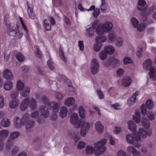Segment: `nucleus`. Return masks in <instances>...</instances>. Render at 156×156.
I'll return each instance as SVG.
<instances>
[{
	"label": "nucleus",
	"instance_id": "f257e3e1",
	"mask_svg": "<svg viewBox=\"0 0 156 156\" xmlns=\"http://www.w3.org/2000/svg\"><path fill=\"white\" fill-rule=\"evenodd\" d=\"M106 140L104 139L94 144L95 147L90 146H87L86 148V154H92L96 148L94 154L96 156H98L102 154L106 150L105 145L106 144Z\"/></svg>",
	"mask_w": 156,
	"mask_h": 156
},
{
	"label": "nucleus",
	"instance_id": "f03ea898",
	"mask_svg": "<svg viewBox=\"0 0 156 156\" xmlns=\"http://www.w3.org/2000/svg\"><path fill=\"white\" fill-rule=\"evenodd\" d=\"M113 27V24L110 21H106L101 25L98 26L96 30L97 34H104L105 32L108 33L110 31Z\"/></svg>",
	"mask_w": 156,
	"mask_h": 156
},
{
	"label": "nucleus",
	"instance_id": "7ed1b4c3",
	"mask_svg": "<svg viewBox=\"0 0 156 156\" xmlns=\"http://www.w3.org/2000/svg\"><path fill=\"white\" fill-rule=\"evenodd\" d=\"M152 61L151 59H148L143 64V67L146 71L150 70L149 75L150 77L153 78L156 75V71L152 66Z\"/></svg>",
	"mask_w": 156,
	"mask_h": 156
},
{
	"label": "nucleus",
	"instance_id": "20e7f679",
	"mask_svg": "<svg viewBox=\"0 0 156 156\" xmlns=\"http://www.w3.org/2000/svg\"><path fill=\"white\" fill-rule=\"evenodd\" d=\"M5 23L8 28V34L10 36H16L18 38H21L22 37L23 35V33L20 29H19L18 26H17L18 32H17L16 30H14L13 24H8L5 21Z\"/></svg>",
	"mask_w": 156,
	"mask_h": 156
},
{
	"label": "nucleus",
	"instance_id": "39448f33",
	"mask_svg": "<svg viewBox=\"0 0 156 156\" xmlns=\"http://www.w3.org/2000/svg\"><path fill=\"white\" fill-rule=\"evenodd\" d=\"M78 118V114L76 113H73L70 117V122L76 128L80 127L81 122V120H79Z\"/></svg>",
	"mask_w": 156,
	"mask_h": 156
},
{
	"label": "nucleus",
	"instance_id": "423d86ee",
	"mask_svg": "<svg viewBox=\"0 0 156 156\" xmlns=\"http://www.w3.org/2000/svg\"><path fill=\"white\" fill-rule=\"evenodd\" d=\"M90 70L93 74L98 73L99 69V63L97 60L95 58L93 59L91 61Z\"/></svg>",
	"mask_w": 156,
	"mask_h": 156
},
{
	"label": "nucleus",
	"instance_id": "0eeeda50",
	"mask_svg": "<svg viewBox=\"0 0 156 156\" xmlns=\"http://www.w3.org/2000/svg\"><path fill=\"white\" fill-rule=\"evenodd\" d=\"M39 111L41 115L44 118H47L49 116V112L48 108L45 105L41 106L39 108Z\"/></svg>",
	"mask_w": 156,
	"mask_h": 156
},
{
	"label": "nucleus",
	"instance_id": "6e6552de",
	"mask_svg": "<svg viewBox=\"0 0 156 156\" xmlns=\"http://www.w3.org/2000/svg\"><path fill=\"white\" fill-rule=\"evenodd\" d=\"M29 106V97H27L23 99L20 105V108L22 111H24Z\"/></svg>",
	"mask_w": 156,
	"mask_h": 156
},
{
	"label": "nucleus",
	"instance_id": "1a4fd4ad",
	"mask_svg": "<svg viewBox=\"0 0 156 156\" xmlns=\"http://www.w3.org/2000/svg\"><path fill=\"white\" fill-rule=\"evenodd\" d=\"M29 106V97H27L23 99L20 105V108L22 111H24Z\"/></svg>",
	"mask_w": 156,
	"mask_h": 156
},
{
	"label": "nucleus",
	"instance_id": "9d476101",
	"mask_svg": "<svg viewBox=\"0 0 156 156\" xmlns=\"http://www.w3.org/2000/svg\"><path fill=\"white\" fill-rule=\"evenodd\" d=\"M95 128L96 130L99 133H103L104 127L101 123L99 121H97L94 124Z\"/></svg>",
	"mask_w": 156,
	"mask_h": 156
},
{
	"label": "nucleus",
	"instance_id": "9b49d317",
	"mask_svg": "<svg viewBox=\"0 0 156 156\" xmlns=\"http://www.w3.org/2000/svg\"><path fill=\"white\" fill-rule=\"evenodd\" d=\"M37 103L36 100L33 98H29V106L32 110H34L37 108Z\"/></svg>",
	"mask_w": 156,
	"mask_h": 156
},
{
	"label": "nucleus",
	"instance_id": "f8f14e48",
	"mask_svg": "<svg viewBox=\"0 0 156 156\" xmlns=\"http://www.w3.org/2000/svg\"><path fill=\"white\" fill-rule=\"evenodd\" d=\"M146 2L144 0H138V5L136 8L140 11H142L147 9V7L144 6L146 5Z\"/></svg>",
	"mask_w": 156,
	"mask_h": 156
},
{
	"label": "nucleus",
	"instance_id": "ddd939ff",
	"mask_svg": "<svg viewBox=\"0 0 156 156\" xmlns=\"http://www.w3.org/2000/svg\"><path fill=\"white\" fill-rule=\"evenodd\" d=\"M139 93L136 91L134 93L127 101V104L129 106L133 105L136 101V97L139 94Z\"/></svg>",
	"mask_w": 156,
	"mask_h": 156
},
{
	"label": "nucleus",
	"instance_id": "4468645a",
	"mask_svg": "<svg viewBox=\"0 0 156 156\" xmlns=\"http://www.w3.org/2000/svg\"><path fill=\"white\" fill-rule=\"evenodd\" d=\"M98 35L95 39L96 42L102 43H104L107 40L106 36L104 34H97Z\"/></svg>",
	"mask_w": 156,
	"mask_h": 156
},
{
	"label": "nucleus",
	"instance_id": "2eb2a0df",
	"mask_svg": "<svg viewBox=\"0 0 156 156\" xmlns=\"http://www.w3.org/2000/svg\"><path fill=\"white\" fill-rule=\"evenodd\" d=\"M122 84L124 87L129 86L132 82L131 78L128 76H125L122 80Z\"/></svg>",
	"mask_w": 156,
	"mask_h": 156
},
{
	"label": "nucleus",
	"instance_id": "dca6fc26",
	"mask_svg": "<svg viewBox=\"0 0 156 156\" xmlns=\"http://www.w3.org/2000/svg\"><path fill=\"white\" fill-rule=\"evenodd\" d=\"M13 123L14 127L16 128H20L22 125H24L23 123H22L21 120L18 117H14L13 120Z\"/></svg>",
	"mask_w": 156,
	"mask_h": 156
},
{
	"label": "nucleus",
	"instance_id": "f3484780",
	"mask_svg": "<svg viewBox=\"0 0 156 156\" xmlns=\"http://www.w3.org/2000/svg\"><path fill=\"white\" fill-rule=\"evenodd\" d=\"M48 105L51 107V109L53 112L55 113L58 112L60 106L59 104L55 102H53L52 103H49Z\"/></svg>",
	"mask_w": 156,
	"mask_h": 156
},
{
	"label": "nucleus",
	"instance_id": "a211bd4d",
	"mask_svg": "<svg viewBox=\"0 0 156 156\" xmlns=\"http://www.w3.org/2000/svg\"><path fill=\"white\" fill-rule=\"evenodd\" d=\"M95 6L94 5H91L89 9H86V11H89L94 10L93 15L94 17H97L99 15L100 13V9L99 8H96L95 9Z\"/></svg>",
	"mask_w": 156,
	"mask_h": 156
},
{
	"label": "nucleus",
	"instance_id": "6ab92c4d",
	"mask_svg": "<svg viewBox=\"0 0 156 156\" xmlns=\"http://www.w3.org/2000/svg\"><path fill=\"white\" fill-rule=\"evenodd\" d=\"M30 92V87L28 86H26L20 91V94L22 96L25 97L29 96Z\"/></svg>",
	"mask_w": 156,
	"mask_h": 156
},
{
	"label": "nucleus",
	"instance_id": "aec40b11",
	"mask_svg": "<svg viewBox=\"0 0 156 156\" xmlns=\"http://www.w3.org/2000/svg\"><path fill=\"white\" fill-rule=\"evenodd\" d=\"M115 33L113 31H112L109 33L107 36V40L109 43H112L115 41L116 39Z\"/></svg>",
	"mask_w": 156,
	"mask_h": 156
},
{
	"label": "nucleus",
	"instance_id": "412c9836",
	"mask_svg": "<svg viewBox=\"0 0 156 156\" xmlns=\"http://www.w3.org/2000/svg\"><path fill=\"white\" fill-rule=\"evenodd\" d=\"M128 127L131 131L134 132L136 129V126L134 122L132 121H129L127 122Z\"/></svg>",
	"mask_w": 156,
	"mask_h": 156
},
{
	"label": "nucleus",
	"instance_id": "4be33fe9",
	"mask_svg": "<svg viewBox=\"0 0 156 156\" xmlns=\"http://www.w3.org/2000/svg\"><path fill=\"white\" fill-rule=\"evenodd\" d=\"M3 76L7 79H11L13 78V76L12 72L8 69H6L5 70L3 73Z\"/></svg>",
	"mask_w": 156,
	"mask_h": 156
},
{
	"label": "nucleus",
	"instance_id": "5701e85b",
	"mask_svg": "<svg viewBox=\"0 0 156 156\" xmlns=\"http://www.w3.org/2000/svg\"><path fill=\"white\" fill-rule=\"evenodd\" d=\"M141 123L143 127L146 129H148L150 126L149 121L146 118L143 117L141 120Z\"/></svg>",
	"mask_w": 156,
	"mask_h": 156
},
{
	"label": "nucleus",
	"instance_id": "b1692460",
	"mask_svg": "<svg viewBox=\"0 0 156 156\" xmlns=\"http://www.w3.org/2000/svg\"><path fill=\"white\" fill-rule=\"evenodd\" d=\"M13 84L12 82L10 81H6L4 84V89L6 90H10L12 89Z\"/></svg>",
	"mask_w": 156,
	"mask_h": 156
},
{
	"label": "nucleus",
	"instance_id": "393cba45",
	"mask_svg": "<svg viewBox=\"0 0 156 156\" xmlns=\"http://www.w3.org/2000/svg\"><path fill=\"white\" fill-rule=\"evenodd\" d=\"M104 50L108 55H112L114 52L115 49L113 46L111 45H106L104 48Z\"/></svg>",
	"mask_w": 156,
	"mask_h": 156
},
{
	"label": "nucleus",
	"instance_id": "a878e982",
	"mask_svg": "<svg viewBox=\"0 0 156 156\" xmlns=\"http://www.w3.org/2000/svg\"><path fill=\"white\" fill-rule=\"evenodd\" d=\"M19 104V101L18 99L11 101L9 103V107L11 109H15L17 108Z\"/></svg>",
	"mask_w": 156,
	"mask_h": 156
},
{
	"label": "nucleus",
	"instance_id": "bb28decb",
	"mask_svg": "<svg viewBox=\"0 0 156 156\" xmlns=\"http://www.w3.org/2000/svg\"><path fill=\"white\" fill-rule=\"evenodd\" d=\"M68 111V109L65 106L62 107L60 110L59 113V116L60 117L62 118L65 117Z\"/></svg>",
	"mask_w": 156,
	"mask_h": 156
},
{
	"label": "nucleus",
	"instance_id": "cd10ccee",
	"mask_svg": "<svg viewBox=\"0 0 156 156\" xmlns=\"http://www.w3.org/2000/svg\"><path fill=\"white\" fill-rule=\"evenodd\" d=\"M75 102L74 98L73 97H69L66 99L64 101L65 105L70 106L73 105Z\"/></svg>",
	"mask_w": 156,
	"mask_h": 156
},
{
	"label": "nucleus",
	"instance_id": "c85d7f7f",
	"mask_svg": "<svg viewBox=\"0 0 156 156\" xmlns=\"http://www.w3.org/2000/svg\"><path fill=\"white\" fill-rule=\"evenodd\" d=\"M35 124V122L34 120H29L24 124L25 125L26 129L27 130H29L31 129L34 127Z\"/></svg>",
	"mask_w": 156,
	"mask_h": 156
},
{
	"label": "nucleus",
	"instance_id": "c756f323",
	"mask_svg": "<svg viewBox=\"0 0 156 156\" xmlns=\"http://www.w3.org/2000/svg\"><path fill=\"white\" fill-rule=\"evenodd\" d=\"M94 31L92 27H89L86 29L85 32L86 35L89 37H91L94 36Z\"/></svg>",
	"mask_w": 156,
	"mask_h": 156
},
{
	"label": "nucleus",
	"instance_id": "7c9ffc66",
	"mask_svg": "<svg viewBox=\"0 0 156 156\" xmlns=\"http://www.w3.org/2000/svg\"><path fill=\"white\" fill-rule=\"evenodd\" d=\"M9 134V131L5 129H3L0 131V138L4 139L6 138Z\"/></svg>",
	"mask_w": 156,
	"mask_h": 156
},
{
	"label": "nucleus",
	"instance_id": "2f4dec72",
	"mask_svg": "<svg viewBox=\"0 0 156 156\" xmlns=\"http://www.w3.org/2000/svg\"><path fill=\"white\" fill-rule=\"evenodd\" d=\"M127 142L129 144H133L134 141V139L133 135L130 134H127L126 136Z\"/></svg>",
	"mask_w": 156,
	"mask_h": 156
},
{
	"label": "nucleus",
	"instance_id": "473e14b6",
	"mask_svg": "<svg viewBox=\"0 0 156 156\" xmlns=\"http://www.w3.org/2000/svg\"><path fill=\"white\" fill-rule=\"evenodd\" d=\"M107 54L104 50H101L99 53V58L101 60H104L107 58Z\"/></svg>",
	"mask_w": 156,
	"mask_h": 156
},
{
	"label": "nucleus",
	"instance_id": "72a5a7b5",
	"mask_svg": "<svg viewBox=\"0 0 156 156\" xmlns=\"http://www.w3.org/2000/svg\"><path fill=\"white\" fill-rule=\"evenodd\" d=\"M123 44V40L122 38L117 37L116 39L115 45L118 47H120Z\"/></svg>",
	"mask_w": 156,
	"mask_h": 156
},
{
	"label": "nucleus",
	"instance_id": "f704fd0d",
	"mask_svg": "<svg viewBox=\"0 0 156 156\" xmlns=\"http://www.w3.org/2000/svg\"><path fill=\"white\" fill-rule=\"evenodd\" d=\"M28 5L27 12L29 17L30 19H33L35 17V15L33 13V9L30 7L28 4H27Z\"/></svg>",
	"mask_w": 156,
	"mask_h": 156
},
{
	"label": "nucleus",
	"instance_id": "c9c22d12",
	"mask_svg": "<svg viewBox=\"0 0 156 156\" xmlns=\"http://www.w3.org/2000/svg\"><path fill=\"white\" fill-rule=\"evenodd\" d=\"M25 86L23 82H22L20 80H19L16 84V88L17 89L16 90L18 91H20Z\"/></svg>",
	"mask_w": 156,
	"mask_h": 156
},
{
	"label": "nucleus",
	"instance_id": "e433bc0d",
	"mask_svg": "<svg viewBox=\"0 0 156 156\" xmlns=\"http://www.w3.org/2000/svg\"><path fill=\"white\" fill-rule=\"evenodd\" d=\"M90 127V124L87 122H83L81 125V128L88 131Z\"/></svg>",
	"mask_w": 156,
	"mask_h": 156
},
{
	"label": "nucleus",
	"instance_id": "4c0bfd02",
	"mask_svg": "<svg viewBox=\"0 0 156 156\" xmlns=\"http://www.w3.org/2000/svg\"><path fill=\"white\" fill-rule=\"evenodd\" d=\"M13 145V142L12 140L9 139L6 143L5 148L8 151H9Z\"/></svg>",
	"mask_w": 156,
	"mask_h": 156
},
{
	"label": "nucleus",
	"instance_id": "58836bf2",
	"mask_svg": "<svg viewBox=\"0 0 156 156\" xmlns=\"http://www.w3.org/2000/svg\"><path fill=\"white\" fill-rule=\"evenodd\" d=\"M2 126L4 127H6L9 126L10 122L9 119L4 118L2 119L1 122Z\"/></svg>",
	"mask_w": 156,
	"mask_h": 156
},
{
	"label": "nucleus",
	"instance_id": "ea45409f",
	"mask_svg": "<svg viewBox=\"0 0 156 156\" xmlns=\"http://www.w3.org/2000/svg\"><path fill=\"white\" fill-rule=\"evenodd\" d=\"M134 120L136 123H138L140 122V114L137 111H136L135 115L133 116Z\"/></svg>",
	"mask_w": 156,
	"mask_h": 156
},
{
	"label": "nucleus",
	"instance_id": "a19ab883",
	"mask_svg": "<svg viewBox=\"0 0 156 156\" xmlns=\"http://www.w3.org/2000/svg\"><path fill=\"white\" fill-rule=\"evenodd\" d=\"M146 105L147 108L149 109H152L154 105L153 101L150 99H148L146 101Z\"/></svg>",
	"mask_w": 156,
	"mask_h": 156
},
{
	"label": "nucleus",
	"instance_id": "79ce46f5",
	"mask_svg": "<svg viewBox=\"0 0 156 156\" xmlns=\"http://www.w3.org/2000/svg\"><path fill=\"white\" fill-rule=\"evenodd\" d=\"M139 133L140 136L143 138H145L147 136V132L143 128H140L139 129Z\"/></svg>",
	"mask_w": 156,
	"mask_h": 156
},
{
	"label": "nucleus",
	"instance_id": "37998d69",
	"mask_svg": "<svg viewBox=\"0 0 156 156\" xmlns=\"http://www.w3.org/2000/svg\"><path fill=\"white\" fill-rule=\"evenodd\" d=\"M30 119V116L28 113H26L24 114L22 116L21 119L22 123L24 125L25 123L28 121Z\"/></svg>",
	"mask_w": 156,
	"mask_h": 156
},
{
	"label": "nucleus",
	"instance_id": "c03bdc74",
	"mask_svg": "<svg viewBox=\"0 0 156 156\" xmlns=\"http://www.w3.org/2000/svg\"><path fill=\"white\" fill-rule=\"evenodd\" d=\"M85 111L84 108L82 106H80L79 108V113L80 117L84 118L85 117Z\"/></svg>",
	"mask_w": 156,
	"mask_h": 156
},
{
	"label": "nucleus",
	"instance_id": "a18cd8bd",
	"mask_svg": "<svg viewBox=\"0 0 156 156\" xmlns=\"http://www.w3.org/2000/svg\"><path fill=\"white\" fill-rule=\"evenodd\" d=\"M102 44L101 43L96 42L93 46L94 50L96 52H98L100 50Z\"/></svg>",
	"mask_w": 156,
	"mask_h": 156
},
{
	"label": "nucleus",
	"instance_id": "49530a36",
	"mask_svg": "<svg viewBox=\"0 0 156 156\" xmlns=\"http://www.w3.org/2000/svg\"><path fill=\"white\" fill-rule=\"evenodd\" d=\"M20 133L18 132H12L10 135V139L11 140H13L17 138L20 135Z\"/></svg>",
	"mask_w": 156,
	"mask_h": 156
},
{
	"label": "nucleus",
	"instance_id": "de8ad7c7",
	"mask_svg": "<svg viewBox=\"0 0 156 156\" xmlns=\"http://www.w3.org/2000/svg\"><path fill=\"white\" fill-rule=\"evenodd\" d=\"M101 5L100 9L101 11L103 12H105L107 9L106 2L105 0H101Z\"/></svg>",
	"mask_w": 156,
	"mask_h": 156
},
{
	"label": "nucleus",
	"instance_id": "09e8293b",
	"mask_svg": "<svg viewBox=\"0 0 156 156\" xmlns=\"http://www.w3.org/2000/svg\"><path fill=\"white\" fill-rule=\"evenodd\" d=\"M142 47L141 45H139L137 49L136 55L137 57L140 58L141 57L142 55Z\"/></svg>",
	"mask_w": 156,
	"mask_h": 156
},
{
	"label": "nucleus",
	"instance_id": "8fccbe9b",
	"mask_svg": "<svg viewBox=\"0 0 156 156\" xmlns=\"http://www.w3.org/2000/svg\"><path fill=\"white\" fill-rule=\"evenodd\" d=\"M19 92L17 90H13L12 91L10 94L11 98L12 99H15L18 97Z\"/></svg>",
	"mask_w": 156,
	"mask_h": 156
},
{
	"label": "nucleus",
	"instance_id": "3c124183",
	"mask_svg": "<svg viewBox=\"0 0 156 156\" xmlns=\"http://www.w3.org/2000/svg\"><path fill=\"white\" fill-rule=\"evenodd\" d=\"M131 22L133 26L135 27H136L139 24L138 20L134 17H133L131 18Z\"/></svg>",
	"mask_w": 156,
	"mask_h": 156
},
{
	"label": "nucleus",
	"instance_id": "603ef678",
	"mask_svg": "<svg viewBox=\"0 0 156 156\" xmlns=\"http://www.w3.org/2000/svg\"><path fill=\"white\" fill-rule=\"evenodd\" d=\"M59 55L61 59L63 60L65 62H66L67 60L65 58L64 52L62 50L61 47L59 48Z\"/></svg>",
	"mask_w": 156,
	"mask_h": 156
},
{
	"label": "nucleus",
	"instance_id": "864d4df0",
	"mask_svg": "<svg viewBox=\"0 0 156 156\" xmlns=\"http://www.w3.org/2000/svg\"><path fill=\"white\" fill-rule=\"evenodd\" d=\"M47 64L49 68L51 70H53L54 69V64L52 62V59L49 58L47 62Z\"/></svg>",
	"mask_w": 156,
	"mask_h": 156
},
{
	"label": "nucleus",
	"instance_id": "5fc2aeb1",
	"mask_svg": "<svg viewBox=\"0 0 156 156\" xmlns=\"http://www.w3.org/2000/svg\"><path fill=\"white\" fill-rule=\"evenodd\" d=\"M55 96L57 100L58 101L61 100L64 97L63 94L62 93L59 92L56 93Z\"/></svg>",
	"mask_w": 156,
	"mask_h": 156
},
{
	"label": "nucleus",
	"instance_id": "6e6d98bb",
	"mask_svg": "<svg viewBox=\"0 0 156 156\" xmlns=\"http://www.w3.org/2000/svg\"><path fill=\"white\" fill-rule=\"evenodd\" d=\"M16 58L17 60L20 62H23L24 60V57L22 54L20 53L16 55Z\"/></svg>",
	"mask_w": 156,
	"mask_h": 156
},
{
	"label": "nucleus",
	"instance_id": "4d7b16f0",
	"mask_svg": "<svg viewBox=\"0 0 156 156\" xmlns=\"http://www.w3.org/2000/svg\"><path fill=\"white\" fill-rule=\"evenodd\" d=\"M147 116L149 119L150 120H153L155 118L154 112L151 111L148 112Z\"/></svg>",
	"mask_w": 156,
	"mask_h": 156
},
{
	"label": "nucleus",
	"instance_id": "13d9d810",
	"mask_svg": "<svg viewBox=\"0 0 156 156\" xmlns=\"http://www.w3.org/2000/svg\"><path fill=\"white\" fill-rule=\"evenodd\" d=\"M136 149L133 146L130 145L127 147L126 148L127 151L129 153L132 154L135 150Z\"/></svg>",
	"mask_w": 156,
	"mask_h": 156
},
{
	"label": "nucleus",
	"instance_id": "bf43d9fd",
	"mask_svg": "<svg viewBox=\"0 0 156 156\" xmlns=\"http://www.w3.org/2000/svg\"><path fill=\"white\" fill-rule=\"evenodd\" d=\"M44 27L47 30H50L51 29V26L48 23V20H45L44 22Z\"/></svg>",
	"mask_w": 156,
	"mask_h": 156
},
{
	"label": "nucleus",
	"instance_id": "052dcab7",
	"mask_svg": "<svg viewBox=\"0 0 156 156\" xmlns=\"http://www.w3.org/2000/svg\"><path fill=\"white\" fill-rule=\"evenodd\" d=\"M86 144L83 141L79 142L77 144V147L79 149L83 148L85 147Z\"/></svg>",
	"mask_w": 156,
	"mask_h": 156
},
{
	"label": "nucleus",
	"instance_id": "680f3d73",
	"mask_svg": "<svg viewBox=\"0 0 156 156\" xmlns=\"http://www.w3.org/2000/svg\"><path fill=\"white\" fill-rule=\"evenodd\" d=\"M140 109L143 115H146L147 113V108L144 104H143L141 106Z\"/></svg>",
	"mask_w": 156,
	"mask_h": 156
},
{
	"label": "nucleus",
	"instance_id": "e2e57ef3",
	"mask_svg": "<svg viewBox=\"0 0 156 156\" xmlns=\"http://www.w3.org/2000/svg\"><path fill=\"white\" fill-rule=\"evenodd\" d=\"M39 115V112L37 111H34L32 112L30 115V117L33 119H35L37 116H38Z\"/></svg>",
	"mask_w": 156,
	"mask_h": 156
},
{
	"label": "nucleus",
	"instance_id": "0e129e2a",
	"mask_svg": "<svg viewBox=\"0 0 156 156\" xmlns=\"http://www.w3.org/2000/svg\"><path fill=\"white\" fill-rule=\"evenodd\" d=\"M145 11H142L140 13V15L144 17L148 16L151 13L148 10H144Z\"/></svg>",
	"mask_w": 156,
	"mask_h": 156
},
{
	"label": "nucleus",
	"instance_id": "69168bd1",
	"mask_svg": "<svg viewBox=\"0 0 156 156\" xmlns=\"http://www.w3.org/2000/svg\"><path fill=\"white\" fill-rule=\"evenodd\" d=\"M121 131V129L120 127L118 126H115L114 127V129L113 130L114 134H117L120 133Z\"/></svg>",
	"mask_w": 156,
	"mask_h": 156
},
{
	"label": "nucleus",
	"instance_id": "338daca9",
	"mask_svg": "<svg viewBox=\"0 0 156 156\" xmlns=\"http://www.w3.org/2000/svg\"><path fill=\"white\" fill-rule=\"evenodd\" d=\"M19 147L17 146H15L11 150V154L12 155H15L19 151Z\"/></svg>",
	"mask_w": 156,
	"mask_h": 156
},
{
	"label": "nucleus",
	"instance_id": "774afa93",
	"mask_svg": "<svg viewBox=\"0 0 156 156\" xmlns=\"http://www.w3.org/2000/svg\"><path fill=\"white\" fill-rule=\"evenodd\" d=\"M146 26V25L144 23L140 24L137 27V30L139 31H142L143 30Z\"/></svg>",
	"mask_w": 156,
	"mask_h": 156
}]
</instances>
